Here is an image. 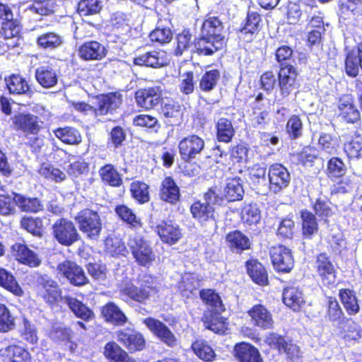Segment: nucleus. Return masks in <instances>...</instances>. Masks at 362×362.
Wrapping results in <instances>:
<instances>
[{"instance_id":"e433bc0d","label":"nucleus","mask_w":362,"mask_h":362,"mask_svg":"<svg viewBox=\"0 0 362 362\" xmlns=\"http://www.w3.org/2000/svg\"><path fill=\"white\" fill-rule=\"evenodd\" d=\"M341 337L348 342H358L362 335L358 324L350 317H346L337 325Z\"/></svg>"},{"instance_id":"de8ad7c7","label":"nucleus","mask_w":362,"mask_h":362,"mask_svg":"<svg viewBox=\"0 0 362 362\" xmlns=\"http://www.w3.org/2000/svg\"><path fill=\"white\" fill-rule=\"evenodd\" d=\"M221 78L220 69L214 68L206 69L198 79L199 88L202 93H209L216 89Z\"/></svg>"},{"instance_id":"052dcab7","label":"nucleus","mask_w":362,"mask_h":362,"mask_svg":"<svg viewBox=\"0 0 362 362\" xmlns=\"http://www.w3.org/2000/svg\"><path fill=\"white\" fill-rule=\"evenodd\" d=\"M191 349L194 354L205 362H212L216 358L215 351L204 339H196L192 343Z\"/></svg>"},{"instance_id":"13d9d810","label":"nucleus","mask_w":362,"mask_h":362,"mask_svg":"<svg viewBox=\"0 0 362 362\" xmlns=\"http://www.w3.org/2000/svg\"><path fill=\"white\" fill-rule=\"evenodd\" d=\"M343 151L349 160L362 159V136L356 134L343 144Z\"/></svg>"},{"instance_id":"a211bd4d","label":"nucleus","mask_w":362,"mask_h":362,"mask_svg":"<svg viewBox=\"0 0 362 362\" xmlns=\"http://www.w3.org/2000/svg\"><path fill=\"white\" fill-rule=\"evenodd\" d=\"M135 102L138 107L146 111L154 109L163 100L160 86H150L139 88L134 93Z\"/></svg>"},{"instance_id":"7c9ffc66","label":"nucleus","mask_w":362,"mask_h":362,"mask_svg":"<svg viewBox=\"0 0 362 362\" xmlns=\"http://www.w3.org/2000/svg\"><path fill=\"white\" fill-rule=\"evenodd\" d=\"M0 358L3 362H32V356L29 351L16 344L1 348Z\"/></svg>"},{"instance_id":"603ef678","label":"nucleus","mask_w":362,"mask_h":362,"mask_svg":"<svg viewBox=\"0 0 362 362\" xmlns=\"http://www.w3.org/2000/svg\"><path fill=\"white\" fill-rule=\"evenodd\" d=\"M14 201L19 209L25 213L36 214L43 210L44 206L37 197H28L13 192Z\"/></svg>"},{"instance_id":"0e129e2a","label":"nucleus","mask_w":362,"mask_h":362,"mask_svg":"<svg viewBox=\"0 0 362 362\" xmlns=\"http://www.w3.org/2000/svg\"><path fill=\"white\" fill-rule=\"evenodd\" d=\"M148 37L152 43L156 45H164L171 42L173 33L170 27L158 24L149 33Z\"/></svg>"},{"instance_id":"bb28decb","label":"nucleus","mask_w":362,"mask_h":362,"mask_svg":"<svg viewBox=\"0 0 362 362\" xmlns=\"http://www.w3.org/2000/svg\"><path fill=\"white\" fill-rule=\"evenodd\" d=\"M226 43L215 42V40L200 35L193 40L192 52L198 56H212L222 49Z\"/></svg>"},{"instance_id":"f8f14e48","label":"nucleus","mask_w":362,"mask_h":362,"mask_svg":"<svg viewBox=\"0 0 362 362\" xmlns=\"http://www.w3.org/2000/svg\"><path fill=\"white\" fill-rule=\"evenodd\" d=\"M96 105L94 108V117L113 115L123 103V95L118 90L99 94L95 96Z\"/></svg>"},{"instance_id":"72a5a7b5","label":"nucleus","mask_w":362,"mask_h":362,"mask_svg":"<svg viewBox=\"0 0 362 362\" xmlns=\"http://www.w3.org/2000/svg\"><path fill=\"white\" fill-rule=\"evenodd\" d=\"M282 300L285 305L296 312L299 311L305 303L302 290L294 285L284 288Z\"/></svg>"},{"instance_id":"37998d69","label":"nucleus","mask_w":362,"mask_h":362,"mask_svg":"<svg viewBox=\"0 0 362 362\" xmlns=\"http://www.w3.org/2000/svg\"><path fill=\"white\" fill-rule=\"evenodd\" d=\"M65 302L74 315L84 322H89L95 318V313L86 304L76 298L66 296Z\"/></svg>"},{"instance_id":"2eb2a0df","label":"nucleus","mask_w":362,"mask_h":362,"mask_svg":"<svg viewBox=\"0 0 362 362\" xmlns=\"http://www.w3.org/2000/svg\"><path fill=\"white\" fill-rule=\"evenodd\" d=\"M298 75L297 69L291 64L279 66L277 73L278 87L279 93L283 98H288L295 90L298 88Z\"/></svg>"},{"instance_id":"39448f33","label":"nucleus","mask_w":362,"mask_h":362,"mask_svg":"<svg viewBox=\"0 0 362 362\" xmlns=\"http://www.w3.org/2000/svg\"><path fill=\"white\" fill-rule=\"evenodd\" d=\"M79 230L89 240H98L103 225L97 211L85 208L79 211L74 218Z\"/></svg>"},{"instance_id":"5fc2aeb1","label":"nucleus","mask_w":362,"mask_h":362,"mask_svg":"<svg viewBox=\"0 0 362 362\" xmlns=\"http://www.w3.org/2000/svg\"><path fill=\"white\" fill-rule=\"evenodd\" d=\"M199 298L203 303L211 308L210 311H224L225 307L220 294L214 288H202Z\"/></svg>"},{"instance_id":"c03bdc74","label":"nucleus","mask_w":362,"mask_h":362,"mask_svg":"<svg viewBox=\"0 0 362 362\" xmlns=\"http://www.w3.org/2000/svg\"><path fill=\"white\" fill-rule=\"evenodd\" d=\"M348 170L344 160L339 156H332L326 163L325 174L331 181H336L338 178L345 176Z\"/></svg>"},{"instance_id":"864d4df0","label":"nucleus","mask_w":362,"mask_h":362,"mask_svg":"<svg viewBox=\"0 0 362 362\" xmlns=\"http://www.w3.org/2000/svg\"><path fill=\"white\" fill-rule=\"evenodd\" d=\"M338 296L349 315H355L359 313L360 305L354 290L350 288H341L339 290Z\"/></svg>"},{"instance_id":"6e6552de","label":"nucleus","mask_w":362,"mask_h":362,"mask_svg":"<svg viewBox=\"0 0 362 362\" xmlns=\"http://www.w3.org/2000/svg\"><path fill=\"white\" fill-rule=\"evenodd\" d=\"M262 26V15L258 11H248L246 17L236 30V35L244 44L251 43L258 36Z\"/></svg>"},{"instance_id":"a19ab883","label":"nucleus","mask_w":362,"mask_h":362,"mask_svg":"<svg viewBox=\"0 0 362 362\" xmlns=\"http://www.w3.org/2000/svg\"><path fill=\"white\" fill-rule=\"evenodd\" d=\"M35 77L37 82L44 88L55 86L59 79L57 70L50 65H43L37 68L35 71Z\"/></svg>"},{"instance_id":"473e14b6","label":"nucleus","mask_w":362,"mask_h":362,"mask_svg":"<svg viewBox=\"0 0 362 362\" xmlns=\"http://www.w3.org/2000/svg\"><path fill=\"white\" fill-rule=\"evenodd\" d=\"M156 232L160 240L169 245H175L182 238L180 226L170 221H161L156 226Z\"/></svg>"},{"instance_id":"f3484780","label":"nucleus","mask_w":362,"mask_h":362,"mask_svg":"<svg viewBox=\"0 0 362 362\" xmlns=\"http://www.w3.org/2000/svg\"><path fill=\"white\" fill-rule=\"evenodd\" d=\"M250 324L261 330L273 329L274 320L271 310L264 304L253 305L247 310Z\"/></svg>"},{"instance_id":"6e6d98bb","label":"nucleus","mask_w":362,"mask_h":362,"mask_svg":"<svg viewBox=\"0 0 362 362\" xmlns=\"http://www.w3.org/2000/svg\"><path fill=\"white\" fill-rule=\"evenodd\" d=\"M0 287L16 296L23 294V290L13 274L4 267H0Z\"/></svg>"},{"instance_id":"338daca9","label":"nucleus","mask_w":362,"mask_h":362,"mask_svg":"<svg viewBox=\"0 0 362 362\" xmlns=\"http://www.w3.org/2000/svg\"><path fill=\"white\" fill-rule=\"evenodd\" d=\"M133 63L140 66L153 68L159 67L162 65V62L158 57V52L155 50L136 54L133 59Z\"/></svg>"},{"instance_id":"4c0bfd02","label":"nucleus","mask_w":362,"mask_h":362,"mask_svg":"<svg viewBox=\"0 0 362 362\" xmlns=\"http://www.w3.org/2000/svg\"><path fill=\"white\" fill-rule=\"evenodd\" d=\"M300 216L303 239H313L319 230V224L315 214L308 209H303L300 211Z\"/></svg>"},{"instance_id":"393cba45","label":"nucleus","mask_w":362,"mask_h":362,"mask_svg":"<svg viewBox=\"0 0 362 362\" xmlns=\"http://www.w3.org/2000/svg\"><path fill=\"white\" fill-rule=\"evenodd\" d=\"M78 55L84 61H100L107 55L105 47L96 40H89L81 45Z\"/></svg>"},{"instance_id":"c85d7f7f","label":"nucleus","mask_w":362,"mask_h":362,"mask_svg":"<svg viewBox=\"0 0 362 362\" xmlns=\"http://www.w3.org/2000/svg\"><path fill=\"white\" fill-rule=\"evenodd\" d=\"M226 243L230 251L241 255L252 248V241L240 230L230 231L226 235Z\"/></svg>"},{"instance_id":"774afa93","label":"nucleus","mask_w":362,"mask_h":362,"mask_svg":"<svg viewBox=\"0 0 362 362\" xmlns=\"http://www.w3.org/2000/svg\"><path fill=\"white\" fill-rule=\"evenodd\" d=\"M244 195V189L240 179L234 177L228 179L224 189V197L228 202L241 200Z\"/></svg>"},{"instance_id":"9b49d317","label":"nucleus","mask_w":362,"mask_h":362,"mask_svg":"<svg viewBox=\"0 0 362 362\" xmlns=\"http://www.w3.org/2000/svg\"><path fill=\"white\" fill-rule=\"evenodd\" d=\"M115 334L117 340L127 349L129 354L143 351L147 347L145 336L134 328L120 329Z\"/></svg>"},{"instance_id":"dca6fc26","label":"nucleus","mask_w":362,"mask_h":362,"mask_svg":"<svg viewBox=\"0 0 362 362\" xmlns=\"http://www.w3.org/2000/svg\"><path fill=\"white\" fill-rule=\"evenodd\" d=\"M58 273L74 286H83L89 284V279L83 269L75 262L66 259L57 267Z\"/></svg>"},{"instance_id":"f03ea898","label":"nucleus","mask_w":362,"mask_h":362,"mask_svg":"<svg viewBox=\"0 0 362 362\" xmlns=\"http://www.w3.org/2000/svg\"><path fill=\"white\" fill-rule=\"evenodd\" d=\"M178 152L182 172L189 176H194L197 171V165L193 160L200 155L205 148V141L197 134H189L183 137L178 143Z\"/></svg>"},{"instance_id":"20e7f679","label":"nucleus","mask_w":362,"mask_h":362,"mask_svg":"<svg viewBox=\"0 0 362 362\" xmlns=\"http://www.w3.org/2000/svg\"><path fill=\"white\" fill-rule=\"evenodd\" d=\"M265 344L270 349L276 350L279 354H284L288 362H297L302 358L300 347L292 339L276 332H269L264 339Z\"/></svg>"},{"instance_id":"0eeeda50","label":"nucleus","mask_w":362,"mask_h":362,"mask_svg":"<svg viewBox=\"0 0 362 362\" xmlns=\"http://www.w3.org/2000/svg\"><path fill=\"white\" fill-rule=\"evenodd\" d=\"M52 235L59 245L69 247L81 240L76 224L70 219L61 217L52 226Z\"/></svg>"},{"instance_id":"7ed1b4c3","label":"nucleus","mask_w":362,"mask_h":362,"mask_svg":"<svg viewBox=\"0 0 362 362\" xmlns=\"http://www.w3.org/2000/svg\"><path fill=\"white\" fill-rule=\"evenodd\" d=\"M127 246L139 266L148 268L156 261V256L151 243L144 235H129Z\"/></svg>"},{"instance_id":"cd10ccee","label":"nucleus","mask_w":362,"mask_h":362,"mask_svg":"<svg viewBox=\"0 0 362 362\" xmlns=\"http://www.w3.org/2000/svg\"><path fill=\"white\" fill-rule=\"evenodd\" d=\"M223 30V24L218 17L206 16L202 22L200 35L214 39L216 42L226 43L225 37L222 34Z\"/></svg>"},{"instance_id":"b1692460","label":"nucleus","mask_w":362,"mask_h":362,"mask_svg":"<svg viewBox=\"0 0 362 362\" xmlns=\"http://www.w3.org/2000/svg\"><path fill=\"white\" fill-rule=\"evenodd\" d=\"M339 117L349 124H354L361 119V114L350 95H343L338 101Z\"/></svg>"},{"instance_id":"4be33fe9","label":"nucleus","mask_w":362,"mask_h":362,"mask_svg":"<svg viewBox=\"0 0 362 362\" xmlns=\"http://www.w3.org/2000/svg\"><path fill=\"white\" fill-rule=\"evenodd\" d=\"M158 196L161 201L170 205H176L181 201L180 188L173 176H166L161 181Z\"/></svg>"},{"instance_id":"79ce46f5","label":"nucleus","mask_w":362,"mask_h":362,"mask_svg":"<svg viewBox=\"0 0 362 362\" xmlns=\"http://www.w3.org/2000/svg\"><path fill=\"white\" fill-rule=\"evenodd\" d=\"M345 71L351 77H356L362 70V42L356 46V50H351L347 52L345 59Z\"/></svg>"},{"instance_id":"c756f323","label":"nucleus","mask_w":362,"mask_h":362,"mask_svg":"<svg viewBox=\"0 0 362 362\" xmlns=\"http://www.w3.org/2000/svg\"><path fill=\"white\" fill-rule=\"evenodd\" d=\"M247 274L252 281L261 286L269 284V274L265 266L257 258H250L245 263Z\"/></svg>"},{"instance_id":"8fccbe9b","label":"nucleus","mask_w":362,"mask_h":362,"mask_svg":"<svg viewBox=\"0 0 362 362\" xmlns=\"http://www.w3.org/2000/svg\"><path fill=\"white\" fill-rule=\"evenodd\" d=\"M115 212L117 217L129 228L136 230L142 227L141 219L128 206L124 204H117L115 207Z\"/></svg>"},{"instance_id":"09e8293b","label":"nucleus","mask_w":362,"mask_h":362,"mask_svg":"<svg viewBox=\"0 0 362 362\" xmlns=\"http://www.w3.org/2000/svg\"><path fill=\"white\" fill-rule=\"evenodd\" d=\"M64 43L63 36L54 31L43 33L36 38L37 47L44 50L57 49L61 47Z\"/></svg>"},{"instance_id":"680f3d73","label":"nucleus","mask_w":362,"mask_h":362,"mask_svg":"<svg viewBox=\"0 0 362 362\" xmlns=\"http://www.w3.org/2000/svg\"><path fill=\"white\" fill-rule=\"evenodd\" d=\"M53 132L57 139L66 144L77 145L82 141L79 131L72 127H59Z\"/></svg>"},{"instance_id":"58836bf2","label":"nucleus","mask_w":362,"mask_h":362,"mask_svg":"<svg viewBox=\"0 0 362 362\" xmlns=\"http://www.w3.org/2000/svg\"><path fill=\"white\" fill-rule=\"evenodd\" d=\"M103 354L109 362H136L135 359L115 341H108L105 344Z\"/></svg>"},{"instance_id":"e2e57ef3","label":"nucleus","mask_w":362,"mask_h":362,"mask_svg":"<svg viewBox=\"0 0 362 362\" xmlns=\"http://www.w3.org/2000/svg\"><path fill=\"white\" fill-rule=\"evenodd\" d=\"M21 227L35 237L42 238L45 233L42 219L40 217L23 216Z\"/></svg>"},{"instance_id":"a18cd8bd","label":"nucleus","mask_w":362,"mask_h":362,"mask_svg":"<svg viewBox=\"0 0 362 362\" xmlns=\"http://www.w3.org/2000/svg\"><path fill=\"white\" fill-rule=\"evenodd\" d=\"M131 198L137 204H144L151 200V187L143 180H133L129 185Z\"/></svg>"},{"instance_id":"ea45409f","label":"nucleus","mask_w":362,"mask_h":362,"mask_svg":"<svg viewBox=\"0 0 362 362\" xmlns=\"http://www.w3.org/2000/svg\"><path fill=\"white\" fill-rule=\"evenodd\" d=\"M222 311H209L203 317V322L206 329L218 334H225L228 323L226 317L221 315Z\"/></svg>"},{"instance_id":"ddd939ff","label":"nucleus","mask_w":362,"mask_h":362,"mask_svg":"<svg viewBox=\"0 0 362 362\" xmlns=\"http://www.w3.org/2000/svg\"><path fill=\"white\" fill-rule=\"evenodd\" d=\"M268 189L270 192L278 194L286 189L291 182V174L283 164L274 163L269 166Z\"/></svg>"},{"instance_id":"412c9836","label":"nucleus","mask_w":362,"mask_h":362,"mask_svg":"<svg viewBox=\"0 0 362 362\" xmlns=\"http://www.w3.org/2000/svg\"><path fill=\"white\" fill-rule=\"evenodd\" d=\"M11 254L14 259L21 264L30 268L39 267L42 260L38 255L23 243H15L11 247Z\"/></svg>"},{"instance_id":"1a4fd4ad","label":"nucleus","mask_w":362,"mask_h":362,"mask_svg":"<svg viewBox=\"0 0 362 362\" xmlns=\"http://www.w3.org/2000/svg\"><path fill=\"white\" fill-rule=\"evenodd\" d=\"M316 276L322 284L327 288H332L337 276V270L331 257L327 252L316 255L314 264Z\"/></svg>"},{"instance_id":"69168bd1","label":"nucleus","mask_w":362,"mask_h":362,"mask_svg":"<svg viewBox=\"0 0 362 362\" xmlns=\"http://www.w3.org/2000/svg\"><path fill=\"white\" fill-rule=\"evenodd\" d=\"M346 317L337 298L333 296L327 297L325 318L329 322L338 324Z\"/></svg>"},{"instance_id":"49530a36","label":"nucleus","mask_w":362,"mask_h":362,"mask_svg":"<svg viewBox=\"0 0 362 362\" xmlns=\"http://www.w3.org/2000/svg\"><path fill=\"white\" fill-rule=\"evenodd\" d=\"M215 133L218 142L228 144L235 135V129L230 119L221 117L215 123Z\"/></svg>"},{"instance_id":"c9c22d12","label":"nucleus","mask_w":362,"mask_h":362,"mask_svg":"<svg viewBox=\"0 0 362 362\" xmlns=\"http://www.w3.org/2000/svg\"><path fill=\"white\" fill-rule=\"evenodd\" d=\"M189 211L192 218L201 224L216 219L215 208L209 203L202 202L200 200H196L191 204Z\"/></svg>"},{"instance_id":"f704fd0d","label":"nucleus","mask_w":362,"mask_h":362,"mask_svg":"<svg viewBox=\"0 0 362 362\" xmlns=\"http://www.w3.org/2000/svg\"><path fill=\"white\" fill-rule=\"evenodd\" d=\"M100 312L105 321L115 326H123L128 322V317L114 302H107L101 307Z\"/></svg>"},{"instance_id":"423d86ee","label":"nucleus","mask_w":362,"mask_h":362,"mask_svg":"<svg viewBox=\"0 0 362 362\" xmlns=\"http://www.w3.org/2000/svg\"><path fill=\"white\" fill-rule=\"evenodd\" d=\"M36 295L50 308L57 307L63 299L62 290L58 283L47 274L37 276Z\"/></svg>"},{"instance_id":"4d7b16f0","label":"nucleus","mask_w":362,"mask_h":362,"mask_svg":"<svg viewBox=\"0 0 362 362\" xmlns=\"http://www.w3.org/2000/svg\"><path fill=\"white\" fill-rule=\"evenodd\" d=\"M192 46H193L192 33L189 28H184L175 35L173 54L180 57Z\"/></svg>"},{"instance_id":"2f4dec72","label":"nucleus","mask_w":362,"mask_h":362,"mask_svg":"<svg viewBox=\"0 0 362 362\" xmlns=\"http://www.w3.org/2000/svg\"><path fill=\"white\" fill-rule=\"evenodd\" d=\"M101 183L107 187L119 188L123 185L122 175L112 163H105L98 169Z\"/></svg>"},{"instance_id":"bf43d9fd","label":"nucleus","mask_w":362,"mask_h":362,"mask_svg":"<svg viewBox=\"0 0 362 362\" xmlns=\"http://www.w3.org/2000/svg\"><path fill=\"white\" fill-rule=\"evenodd\" d=\"M50 333L54 341H61L65 344H69V350L71 352H74L76 350L77 344L73 340L75 333L71 328L57 326L53 327Z\"/></svg>"},{"instance_id":"a878e982","label":"nucleus","mask_w":362,"mask_h":362,"mask_svg":"<svg viewBox=\"0 0 362 362\" xmlns=\"http://www.w3.org/2000/svg\"><path fill=\"white\" fill-rule=\"evenodd\" d=\"M6 87L11 95H31L33 93L30 81L19 74H11L4 78Z\"/></svg>"},{"instance_id":"3c124183","label":"nucleus","mask_w":362,"mask_h":362,"mask_svg":"<svg viewBox=\"0 0 362 362\" xmlns=\"http://www.w3.org/2000/svg\"><path fill=\"white\" fill-rule=\"evenodd\" d=\"M160 114L163 115L169 122H177L182 117L180 104L171 98L163 99L160 103Z\"/></svg>"},{"instance_id":"6ab92c4d","label":"nucleus","mask_w":362,"mask_h":362,"mask_svg":"<svg viewBox=\"0 0 362 362\" xmlns=\"http://www.w3.org/2000/svg\"><path fill=\"white\" fill-rule=\"evenodd\" d=\"M23 42L20 23L5 25L0 30V49L3 52H9L18 49Z\"/></svg>"},{"instance_id":"5701e85b","label":"nucleus","mask_w":362,"mask_h":362,"mask_svg":"<svg viewBox=\"0 0 362 362\" xmlns=\"http://www.w3.org/2000/svg\"><path fill=\"white\" fill-rule=\"evenodd\" d=\"M233 354L238 362H264L259 349L249 342L236 343L233 346Z\"/></svg>"},{"instance_id":"9d476101","label":"nucleus","mask_w":362,"mask_h":362,"mask_svg":"<svg viewBox=\"0 0 362 362\" xmlns=\"http://www.w3.org/2000/svg\"><path fill=\"white\" fill-rule=\"evenodd\" d=\"M12 127L25 136H37L42 130L44 122L36 115L30 112H20L11 117Z\"/></svg>"},{"instance_id":"4468645a","label":"nucleus","mask_w":362,"mask_h":362,"mask_svg":"<svg viewBox=\"0 0 362 362\" xmlns=\"http://www.w3.org/2000/svg\"><path fill=\"white\" fill-rule=\"evenodd\" d=\"M271 262L274 270L279 273L288 274L294 267V257L291 250L285 245L279 244L269 249Z\"/></svg>"},{"instance_id":"f257e3e1","label":"nucleus","mask_w":362,"mask_h":362,"mask_svg":"<svg viewBox=\"0 0 362 362\" xmlns=\"http://www.w3.org/2000/svg\"><path fill=\"white\" fill-rule=\"evenodd\" d=\"M158 291L156 277L151 274H144L138 276L136 284L132 282L126 284L119 290V295L126 303L146 305Z\"/></svg>"},{"instance_id":"aec40b11","label":"nucleus","mask_w":362,"mask_h":362,"mask_svg":"<svg viewBox=\"0 0 362 362\" xmlns=\"http://www.w3.org/2000/svg\"><path fill=\"white\" fill-rule=\"evenodd\" d=\"M143 323L160 341L169 347H173L177 344V339L170 328L163 322L152 317L143 320Z\"/></svg>"}]
</instances>
